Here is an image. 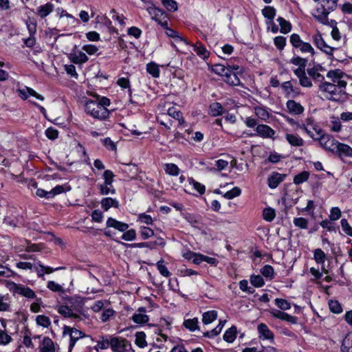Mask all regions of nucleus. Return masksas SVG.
Returning <instances> with one entry per match:
<instances>
[{
	"mask_svg": "<svg viewBox=\"0 0 352 352\" xmlns=\"http://www.w3.org/2000/svg\"><path fill=\"white\" fill-rule=\"evenodd\" d=\"M309 177V173L307 171H303L298 175H296L294 178V183L295 184L299 185L305 182H306Z\"/></svg>",
	"mask_w": 352,
	"mask_h": 352,
	"instance_id": "de8ad7c7",
	"label": "nucleus"
},
{
	"mask_svg": "<svg viewBox=\"0 0 352 352\" xmlns=\"http://www.w3.org/2000/svg\"><path fill=\"white\" fill-rule=\"evenodd\" d=\"M210 114L212 116H218L223 113V108L219 102H214L210 106Z\"/></svg>",
	"mask_w": 352,
	"mask_h": 352,
	"instance_id": "ea45409f",
	"label": "nucleus"
},
{
	"mask_svg": "<svg viewBox=\"0 0 352 352\" xmlns=\"http://www.w3.org/2000/svg\"><path fill=\"white\" fill-rule=\"evenodd\" d=\"M165 173L170 176H178L180 172L179 167L173 163H166L164 165Z\"/></svg>",
	"mask_w": 352,
	"mask_h": 352,
	"instance_id": "7c9ffc66",
	"label": "nucleus"
},
{
	"mask_svg": "<svg viewBox=\"0 0 352 352\" xmlns=\"http://www.w3.org/2000/svg\"><path fill=\"white\" fill-rule=\"evenodd\" d=\"M289 112L292 115H300L303 113L304 107L298 102L289 100L286 103Z\"/></svg>",
	"mask_w": 352,
	"mask_h": 352,
	"instance_id": "dca6fc26",
	"label": "nucleus"
},
{
	"mask_svg": "<svg viewBox=\"0 0 352 352\" xmlns=\"http://www.w3.org/2000/svg\"><path fill=\"white\" fill-rule=\"evenodd\" d=\"M163 6L170 12H174L177 10V2L174 0H162Z\"/></svg>",
	"mask_w": 352,
	"mask_h": 352,
	"instance_id": "6e6d98bb",
	"label": "nucleus"
},
{
	"mask_svg": "<svg viewBox=\"0 0 352 352\" xmlns=\"http://www.w3.org/2000/svg\"><path fill=\"white\" fill-rule=\"evenodd\" d=\"M241 190L238 187H234L232 190L226 192L224 195V197L228 199H232L236 197L241 195Z\"/></svg>",
	"mask_w": 352,
	"mask_h": 352,
	"instance_id": "4d7b16f0",
	"label": "nucleus"
},
{
	"mask_svg": "<svg viewBox=\"0 0 352 352\" xmlns=\"http://www.w3.org/2000/svg\"><path fill=\"white\" fill-rule=\"evenodd\" d=\"M157 270H159L161 275L164 277H169L170 276V272L168 271V268L164 265V261H159L157 264Z\"/></svg>",
	"mask_w": 352,
	"mask_h": 352,
	"instance_id": "603ef678",
	"label": "nucleus"
},
{
	"mask_svg": "<svg viewBox=\"0 0 352 352\" xmlns=\"http://www.w3.org/2000/svg\"><path fill=\"white\" fill-rule=\"evenodd\" d=\"M30 35H34L36 32V21L34 18L29 17L25 22Z\"/></svg>",
	"mask_w": 352,
	"mask_h": 352,
	"instance_id": "49530a36",
	"label": "nucleus"
},
{
	"mask_svg": "<svg viewBox=\"0 0 352 352\" xmlns=\"http://www.w3.org/2000/svg\"><path fill=\"white\" fill-rule=\"evenodd\" d=\"M341 351L352 352V338H351L349 336H348L343 340L341 346Z\"/></svg>",
	"mask_w": 352,
	"mask_h": 352,
	"instance_id": "3c124183",
	"label": "nucleus"
},
{
	"mask_svg": "<svg viewBox=\"0 0 352 352\" xmlns=\"http://www.w3.org/2000/svg\"><path fill=\"white\" fill-rule=\"evenodd\" d=\"M17 91L19 96L23 100H26L30 96H34L39 100H44V97L42 95L36 93L33 89L28 87H25L23 89H18Z\"/></svg>",
	"mask_w": 352,
	"mask_h": 352,
	"instance_id": "2eb2a0df",
	"label": "nucleus"
},
{
	"mask_svg": "<svg viewBox=\"0 0 352 352\" xmlns=\"http://www.w3.org/2000/svg\"><path fill=\"white\" fill-rule=\"evenodd\" d=\"M294 224L296 227L300 229H306L308 226V220L303 217H298L294 219Z\"/></svg>",
	"mask_w": 352,
	"mask_h": 352,
	"instance_id": "864d4df0",
	"label": "nucleus"
},
{
	"mask_svg": "<svg viewBox=\"0 0 352 352\" xmlns=\"http://www.w3.org/2000/svg\"><path fill=\"white\" fill-rule=\"evenodd\" d=\"M140 232L143 239H147L154 235L153 230L148 227H142Z\"/></svg>",
	"mask_w": 352,
	"mask_h": 352,
	"instance_id": "338daca9",
	"label": "nucleus"
},
{
	"mask_svg": "<svg viewBox=\"0 0 352 352\" xmlns=\"http://www.w3.org/2000/svg\"><path fill=\"white\" fill-rule=\"evenodd\" d=\"M230 69L225 67L224 65H221V64H217V65H215L213 66V68H212V71L219 75V76H221L223 77H225L226 75L228 74V72H229Z\"/></svg>",
	"mask_w": 352,
	"mask_h": 352,
	"instance_id": "09e8293b",
	"label": "nucleus"
},
{
	"mask_svg": "<svg viewBox=\"0 0 352 352\" xmlns=\"http://www.w3.org/2000/svg\"><path fill=\"white\" fill-rule=\"evenodd\" d=\"M330 310L334 314H340L342 311V306L337 300H330L329 302Z\"/></svg>",
	"mask_w": 352,
	"mask_h": 352,
	"instance_id": "5fc2aeb1",
	"label": "nucleus"
},
{
	"mask_svg": "<svg viewBox=\"0 0 352 352\" xmlns=\"http://www.w3.org/2000/svg\"><path fill=\"white\" fill-rule=\"evenodd\" d=\"M312 40L314 45L321 51L324 52L325 54L331 55L336 47H331L327 45L324 41L321 34L318 32L316 34L313 35Z\"/></svg>",
	"mask_w": 352,
	"mask_h": 352,
	"instance_id": "0eeeda50",
	"label": "nucleus"
},
{
	"mask_svg": "<svg viewBox=\"0 0 352 352\" xmlns=\"http://www.w3.org/2000/svg\"><path fill=\"white\" fill-rule=\"evenodd\" d=\"M85 111L94 118L103 120L109 116V111L107 108L100 105L97 101L89 100L85 104Z\"/></svg>",
	"mask_w": 352,
	"mask_h": 352,
	"instance_id": "20e7f679",
	"label": "nucleus"
},
{
	"mask_svg": "<svg viewBox=\"0 0 352 352\" xmlns=\"http://www.w3.org/2000/svg\"><path fill=\"white\" fill-rule=\"evenodd\" d=\"M236 329L235 327H232L225 332L223 335V340L227 342L232 343L236 339Z\"/></svg>",
	"mask_w": 352,
	"mask_h": 352,
	"instance_id": "58836bf2",
	"label": "nucleus"
},
{
	"mask_svg": "<svg viewBox=\"0 0 352 352\" xmlns=\"http://www.w3.org/2000/svg\"><path fill=\"white\" fill-rule=\"evenodd\" d=\"M146 71L154 78L160 76L159 66L155 63H149L146 65Z\"/></svg>",
	"mask_w": 352,
	"mask_h": 352,
	"instance_id": "a19ab883",
	"label": "nucleus"
},
{
	"mask_svg": "<svg viewBox=\"0 0 352 352\" xmlns=\"http://www.w3.org/2000/svg\"><path fill=\"white\" fill-rule=\"evenodd\" d=\"M337 146L334 153H338L340 157H352V148L349 146L340 142Z\"/></svg>",
	"mask_w": 352,
	"mask_h": 352,
	"instance_id": "6ab92c4d",
	"label": "nucleus"
},
{
	"mask_svg": "<svg viewBox=\"0 0 352 352\" xmlns=\"http://www.w3.org/2000/svg\"><path fill=\"white\" fill-rule=\"evenodd\" d=\"M107 226L109 228H113L120 232H124L129 228V225L127 223L117 221L112 217L108 218L107 221Z\"/></svg>",
	"mask_w": 352,
	"mask_h": 352,
	"instance_id": "a211bd4d",
	"label": "nucleus"
},
{
	"mask_svg": "<svg viewBox=\"0 0 352 352\" xmlns=\"http://www.w3.org/2000/svg\"><path fill=\"white\" fill-rule=\"evenodd\" d=\"M277 21L279 23V25L280 28V31L281 33L287 34L291 31V30H292L291 23L289 21H286L284 18L278 17L277 19Z\"/></svg>",
	"mask_w": 352,
	"mask_h": 352,
	"instance_id": "4c0bfd02",
	"label": "nucleus"
},
{
	"mask_svg": "<svg viewBox=\"0 0 352 352\" xmlns=\"http://www.w3.org/2000/svg\"><path fill=\"white\" fill-rule=\"evenodd\" d=\"M47 287L50 290H51L52 292H63V287L60 285L55 283L53 280H50V281L47 282Z\"/></svg>",
	"mask_w": 352,
	"mask_h": 352,
	"instance_id": "774afa93",
	"label": "nucleus"
},
{
	"mask_svg": "<svg viewBox=\"0 0 352 352\" xmlns=\"http://www.w3.org/2000/svg\"><path fill=\"white\" fill-rule=\"evenodd\" d=\"M101 208L104 210L107 211L111 208H118L119 207V201L116 199L111 197H104L101 200Z\"/></svg>",
	"mask_w": 352,
	"mask_h": 352,
	"instance_id": "412c9836",
	"label": "nucleus"
},
{
	"mask_svg": "<svg viewBox=\"0 0 352 352\" xmlns=\"http://www.w3.org/2000/svg\"><path fill=\"white\" fill-rule=\"evenodd\" d=\"M58 312L65 318H69L74 321H80L82 320L83 316L78 312L74 311L68 306L61 305L58 308Z\"/></svg>",
	"mask_w": 352,
	"mask_h": 352,
	"instance_id": "1a4fd4ad",
	"label": "nucleus"
},
{
	"mask_svg": "<svg viewBox=\"0 0 352 352\" xmlns=\"http://www.w3.org/2000/svg\"><path fill=\"white\" fill-rule=\"evenodd\" d=\"M113 337V336H100L96 342V346H94V349L98 351L99 349L105 350L109 347L111 348Z\"/></svg>",
	"mask_w": 352,
	"mask_h": 352,
	"instance_id": "4468645a",
	"label": "nucleus"
},
{
	"mask_svg": "<svg viewBox=\"0 0 352 352\" xmlns=\"http://www.w3.org/2000/svg\"><path fill=\"white\" fill-rule=\"evenodd\" d=\"M98 187L100 190V193L102 195H107L109 194L114 195L116 189L113 184L107 185V184H98Z\"/></svg>",
	"mask_w": 352,
	"mask_h": 352,
	"instance_id": "72a5a7b5",
	"label": "nucleus"
},
{
	"mask_svg": "<svg viewBox=\"0 0 352 352\" xmlns=\"http://www.w3.org/2000/svg\"><path fill=\"white\" fill-rule=\"evenodd\" d=\"M276 11L274 7L272 6H265L262 10V14L265 18L267 19L270 22L272 23L273 19L276 16Z\"/></svg>",
	"mask_w": 352,
	"mask_h": 352,
	"instance_id": "e433bc0d",
	"label": "nucleus"
},
{
	"mask_svg": "<svg viewBox=\"0 0 352 352\" xmlns=\"http://www.w3.org/2000/svg\"><path fill=\"white\" fill-rule=\"evenodd\" d=\"M166 29V34L169 36L175 38V42L177 43H184V40H183L178 34L177 32L175 30L170 29L168 28V25L166 28H164Z\"/></svg>",
	"mask_w": 352,
	"mask_h": 352,
	"instance_id": "052dcab7",
	"label": "nucleus"
},
{
	"mask_svg": "<svg viewBox=\"0 0 352 352\" xmlns=\"http://www.w3.org/2000/svg\"><path fill=\"white\" fill-rule=\"evenodd\" d=\"M64 192V188L63 186L58 185L52 188L50 191H46L41 188H38L36 191V196L39 197H44L46 199H52L55 196Z\"/></svg>",
	"mask_w": 352,
	"mask_h": 352,
	"instance_id": "6e6552de",
	"label": "nucleus"
},
{
	"mask_svg": "<svg viewBox=\"0 0 352 352\" xmlns=\"http://www.w3.org/2000/svg\"><path fill=\"white\" fill-rule=\"evenodd\" d=\"M314 258L318 264L323 265L325 262L326 255L321 249H316L314 252Z\"/></svg>",
	"mask_w": 352,
	"mask_h": 352,
	"instance_id": "79ce46f5",
	"label": "nucleus"
},
{
	"mask_svg": "<svg viewBox=\"0 0 352 352\" xmlns=\"http://www.w3.org/2000/svg\"><path fill=\"white\" fill-rule=\"evenodd\" d=\"M225 322H226L225 321L219 320L218 325L212 330L204 333V336L208 337V338H212V337L218 336L222 331V329L225 324Z\"/></svg>",
	"mask_w": 352,
	"mask_h": 352,
	"instance_id": "c9c22d12",
	"label": "nucleus"
},
{
	"mask_svg": "<svg viewBox=\"0 0 352 352\" xmlns=\"http://www.w3.org/2000/svg\"><path fill=\"white\" fill-rule=\"evenodd\" d=\"M307 74L311 76L316 82H320V84L324 82L323 80L324 77L320 74L317 67H313L307 69Z\"/></svg>",
	"mask_w": 352,
	"mask_h": 352,
	"instance_id": "2f4dec72",
	"label": "nucleus"
},
{
	"mask_svg": "<svg viewBox=\"0 0 352 352\" xmlns=\"http://www.w3.org/2000/svg\"><path fill=\"white\" fill-rule=\"evenodd\" d=\"M217 318V312L214 310H210L204 312L202 314V322L205 325H208L214 321Z\"/></svg>",
	"mask_w": 352,
	"mask_h": 352,
	"instance_id": "cd10ccee",
	"label": "nucleus"
},
{
	"mask_svg": "<svg viewBox=\"0 0 352 352\" xmlns=\"http://www.w3.org/2000/svg\"><path fill=\"white\" fill-rule=\"evenodd\" d=\"M10 307V298L8 294H0V311H7Z\"/></svg>",
	"mask_w": 352,
	"mask_h": 352,
	"instance_id": "f704fd0d",
	"label": "nucleus"
},
{
	"mask_svg": "<svg viewBox=\"0 0 352 352\" xmlns=\"http://www.w3.org/2000/svg\"><path fill=\"white\" fill-rule=\"evenodd\" d=\"M256 134L263 138H273L275 131L270 126L258 124L255 129Z\"/></svg>",
	"mask_w": 352,
	"mask_h": 352,
	"instance_id": "9b49d317",
	"label": "nucleus"
},
{
	"mask_svg": "<svg viewBox=\"0 0 352 352\" xmlns=\"http://www.w3.org/2000/svg\"><path fill=\"white\" fill-rule=\"evenodd\" d=\"M193 51L202 59H206L209 56L210 52L200 43L192 45Z\"/></svg>",
	"mask_w": 352,
	"mask_h": 352,
	"instance_id": "a878e982",
	"label": "nucleus"
},
{
	"mask_svg": "<svg viewBox=\"0 0 352 352\" xmlns=\"http://www.w3.org/2000/svg\"><path fill=\"white\" fill-rule=\"evenodd\" d=\"M274 43L279 50H283L286 44V38L282 36H276Z\"/></svg>",
	"mask_w": 352,
	"mask_h": 352,
	"instance_id": "0e129e2a",
	"label": "nucleus"
},
{
	"mask_svg": "<svg viewBox=\"0 0 352 352\" xmlns=\"http://www.w3.org/2000/svg\"><path fill=\"white\" fill-rule=\"evenodd\" d=\"M300 128H303L306 133L314 140H318L320 146L325 150L334 153L335 149L338 148V142L331 135L323 133L320 129L315 128L312 124H302Z\"/></svg>",
	"mask_w": 352,
	"mask_h": 352,
	"instance_id": "f03ea898",
	"label": "nucleus"
},
{
	"mask_svg": "<svg viewBox=\"0 0 352 352\" xmlns=\"http://www.w3.org/2000/svg\"><path fill=\"white\" fill-rule=\"evenodd\" d=\"M261 273L262 274L263 276L270 280L272 279L274 276V268L270 265H266L264 267H263L261 269Z\"/></svg>",
	"mask_w": 352,
	"mask_h": 352,
	"instance_id": "c03bdc74",
	"label": "nucleus"
},
{
	"mask_svg": "<svg viewBox=\"0 0 352 352\" xmlns=\"http://www.w3.org/2000/svg\"><path fill=\"white\" fill-rule=\"evenodd\" d=\"M111 351L113 352H134L131 343L124 338H112Z\"/></svg>",
	"mask_w": 352,
	"mask_h": 352,
	"instance_id": "39448f33",
	"label": "nucleus"
},
{
	"mask_svg": "<svg viewBox=\"0 0 352 352\" xmlns=\"http://www.w3.org/2000/svg\"><path fill=\"white\" fill-rule=\"evenodd\" d=\"M341 227L343 232L352 237V227L349 225L346 219H342L340 221Z\"/></svg>",
	"mask_w": 352,
	"mask_h": 352,
	"instance_id": "e2e57ef3",
	"label": "nucleus"
},
{
	"mask_svg": "<svg viewBox=\"0 0 352 352\" xmlns=\"http://www.w3.org/2000/svg\"><path fill=\"white\" fill-rule=\"evenodd\" d=\"M285 138L288 143L293 146H301L304 140L299 135L292 133H286Z\"/></svg>",
	"mask_w": 352,
	"mask_h": 352,
	"instance_id": "5701e85b",
	"label": "nucleus"
},
{
	"mask_svg": "<svg viewBox=\"0 0 352 352\" xmlns=\"http://www.w3.org/2000/svg\"><path fill=\"white\" fill-rule=\"evenodd\" d=\"M327 76L332 80V82H324L319 84L320 91L323 96L333 101L344 100L346 97V82L342 79V72L339 70L329 71Z\"/></svg>",
	"mask_w": 352,
	"mask_h": 352,
	"instance_id": "f257e3e1",
	"label": "nucleus"
},
{
	"mask_svg": "<svg viewBox=\"0 0 352 352\" xmlns=\"http://www.w3.org/2000/svg\"><path fill=\"white\" fill-rule=\"evenodd\" d=\"M63 333L69 336V352L72 351L78 340L86 336L82 331L69 326H64Z\"/></svg>",
	"mask_w": 352,
	"mask_h": 352,
	"instance_id": "423d86ee",
	"label": "nucleus"
},
{
	"mask_svg": "<svg viewBox=\"0 0 352 352\" xmlns=\"http://www.w3.org/2000/svg\"><path fill=\"white\" fill-rule=\"evenodd\" d=\"M104 184L110 185L113 184V178L115 177L113 173L110 170H106L103 173Z\"/></svg>",
	"mask_w": 352,
	"mask_h": 352,
	"instance_id": "680f3d73",
	"label": "nucleus"
},
{
	"mask_svg": "<svg viewBox=\"0 0 352 352\" xmlns=\"http://www.w3.org/2000/svg\"><path fill=\"white\" fill-rule=\"evenodd\" d=\"M183 325L186 329L192 332L199 330V320L197 318L184 320Z\"/></svg>",
	"mask_w": 352,
	"mask_h": 352,
	"instance_id": "bb28decb",
	"label": "nucleus"
},
{
	"mask_svg": "<svg viewBox=\"0 0 352 352\" xmlns=\"http://www.w3.org/2000/svg\"><path fill=\"white\" fill-rule=\"evenodd\" d=\"M250 283L256 287H261L264 285V280L261 276L254 275L250 277Z\"/></svg>",
	"mask_w": 352,
	"mask_h": 352,
	"instance_id": "13d9d810",
	"label": "nucleus"
},
{
	"mask_svg": "<svg viewBox=\"0 0 352 352\" xmlns=\"http://www.w3.org/2000/svg\"><path fill=\"white\" fill-rule=\"evenodd\" d=\"M153 20L155 21L163 28H166L168 25L166 14L160 9H159V13L157 12L156 16H154Z\"/></svg>",
	"mask_w": 352,
	"mask_h": 352,
	"instance_id": "473e14b6",
	"label": "nucleus"
},
{
	"mask_svg": "<svg viewBox=\"0 0 352 352\" xmlns=\"http://www.w3.org/2000/svg\"><path fill=\"white\" fill-rule=\"evenodd\" d=\"M146 310L144 307H140L132 316L133 322L139 324H145L149 320V317L146 314Z\"/></svg>",
	"mask_w": 352,
	"mask_h": 352,
	"instance_id": "f8f14e48",
	"label": "nucleus"
},
{
	"mask_svg": "<svg viewBox=\"0 0 352 352\" xmlns=\"http://www.w3.org/2000/svg\"><path fill=\"white\" fill-rule=\"evenodd\" d=\"M224 80L228 84L233 86H236L240 84V80L237 75L232 70H229L228 74L224 77Z\"/></svg>",
	"mask_w": 352,
	"mask_h": 352,
	"instance_id": "c756f323",
	"label": "nucleus"
},
{
	"mask_svg": "<svg viewBox=\"0 0 352 352\" xmlns=\"http://www.w3.org/2000/svg\"><path fill=\"white\" fill-rule=\"evenodd\" d=\"M146 333L143 331H138L135 333V344L139 348L143 349L147 346Z\"/></svg>",
	"mask_w": 352,
	"mask_h": 352,
	"instance_id": "393cba45",
	"label": "nucleus"
},
{
	"mask_svg": "<svg viewBox=\"0 0 352 352\" xmlns=\"http://www.w3.org/2000/svg\"><path fill=\"white\" fill-rule=\"evenodd\" d=\"M341 217V210L338 207H333L329 216L331 221L338 220Z\"/></svg>",
	"mask_w": 352,
	"mask_h": 352,
	"instance_id": "69168bd1",
	"label": "nucleus"
},
{
	"mask_svg": "<svg viewBox=\"0 0 352 352\" xmlns=\"http://www.w3.org/2000/svg\"><path fill=\"white\" fill-rule=\"evenodd\" d=\"M285 175H282L278 173H273L268 177V186L270 188H276L278 184L283 181Z\"/></svg>",
	"mask_w": 352,
	"mask_h": 352,
	"instance_id": "aec40b11",
	"label": "nucleus"
},
{
	"mask_svg": "<svg viewBox=\"0 0 352 352\" xmlns=\"http://www.w3.org/2000/svg\"><path fill=\"white\" fill-rule=\"evenodd\" d=\"M254 109V113L258 119L263 121H266L269 119L270 114L265 107L262 106H257L255 107Z\"/></svg>",
	"mask_w": 352,
	"mask_h": 352,
	"instance_id": "c85d7f7f",
	"label": "nucleus"
},
{
	"mask_svg": "<svg viewBox=\"0 0 352 352\" xmlns=\"http://www.w3.org/2000/svg\"><path fill=\"white\" fill-rule=\"evenodd\" d=\"M257 329L260 338L273 341L274 337V333L265 324L261 323L258 325Z\"/></svg>",
	"mask_w": 352,
	"mask_h": 352,
	"instance_id": "f3484780",
	"label": "nucleus"
},
{
	"mask_svg": "<svg viewBox=\"0 0 352 352\" xmlns=\"http://www.w3.org/2000/svg\"><path fill=\"white\" fill-rule=\"evenodd\" d=\"M71 60L75 64H82L88 60V57L84 52L78 50L71 54Z\"/></svg>",
	"mask_w": 352,
	"mask_h": 352,
	"instance_id": "b1692460",
	"label": "nucleus"
},
{
	"mask_svg": "<svg viewBox=\"0 0 352 352\" xmlns=\"http://www.w3.org/2000/svg\"><path fill=\"white\" fill-rule=\"evenodd\" d=\"M6 287L13 295H19L28 299H34L36 298L35 292L25 285L17 284L9 280L6 282Z\"/></svg>",
	"mask_w": 352,
	"mask_h": 352,
	"instance_id": "7ed1b4c3",
	"label": "nucleus"
},
{
	"mask_svg": "<svg viewBox=\"0 0 352 352\" xmlns=\"http://www.w3.org/2000/svg\"><path fill=\"white\" fill-rule=\"evenodd\" d=\"M116 311L111 309H105L102 311L100 319L102 322H106L111 320L115 315Z\"/></svg>",
	"mask_w": 352,
	"mask_h": 352,
	"instance_id": "a18cd8bd",
	"label": "nucleus"
},
{
	"mask_svg": "<svg viewBox=\"0 0 352 352\" xmlns=\"http://www.w3.org/2000/svg\"><path fill=\"white\" fill-rule=\"evenodd\" d=\"M263 217L267 221H272L275 218L274 210L271 208H265L263 212Z\"/></svg>",
	"mask_w": 352,
	"mask_h": 352,
	"instance_id": "bf43d9fd",
	"label": "nucleus"
},
{
	"mask_svg": "<svg viewBox=\"0 0 352 352\" xmlns=\"http://www.w3.org/2000/svg\"><path fill=\"white\" fill-rule=\"evenodd\" d=\"M36 324L45 328H47L51 324V321L49 317L44 315H38L36 318Z\"/></svg>",
	"mask_w": 352,
	"mask_h": 352,
	"instance_id": "37998d69",
	"label": "nucleus"
},
{
	"mask_svg": "<svg viewBox=\"0 0 352 352\" xmlns=\"http://www.w3.org/2000/svg\"><path fill=\"white\" fill-rule=\"evenodd\" d=\"M65 269L64 267H58L56 268H52L48 266H44L41 263L40 261L34 263V270L36 272V274L38 277L43 278L45 274H50L53 273L54 272Z\"/></svg>",
	"mask_w": 352,
	"mask_h": 352,
	"instance_id": "9d476101",
	"label": "nucleus"
},
{
	"mask_svg": "<svg viewBox=\"0 0 352 352\" xmlns=\"http://www.w3.org/2000/svg\"><path fill=\"white\" fill-rule=\"evenodd\" d=\"M274 302L276 307L281 310H288L291 308V304L285 299L276 298Z\"/></svg>",
	"mask_w": 352,
	"mask_h": 352,
	"instance_id": "8fccbe9b",
	"label": "nucleus"
},
{
	"mask_svg": "<svg viewBox=\"0 0 352 352\" xmlns=\"http://www.w3.org/2000/svg\"><path fill=\"white\" fill-rule=\"evenodd\" d=\"M39 352H56L53 340L49 337H44L38 346Z\"/></svg>",
	"mask_w": 352,
	"mask_h": 352,
	"instance_id": "ddd939ff",
	"label": "nucleus"
},
{
	"mask_svg": "<svg viewBox=\"0 0 352 352\" xmlns=\"http://www.w3.org/2000/svg\"><path fill=\"white\" fill-rule=\"evenodd\" d=\"M54 6L51 3H47L45 5L41 6L37 8V15L43 19L48 16L54 10Z\"/></svg>",
	"mask_w": 352,
	"mask_h": 352,
	"instance_id": "4be33fe9",
	"label": "nucleus"
}]
</instances>
